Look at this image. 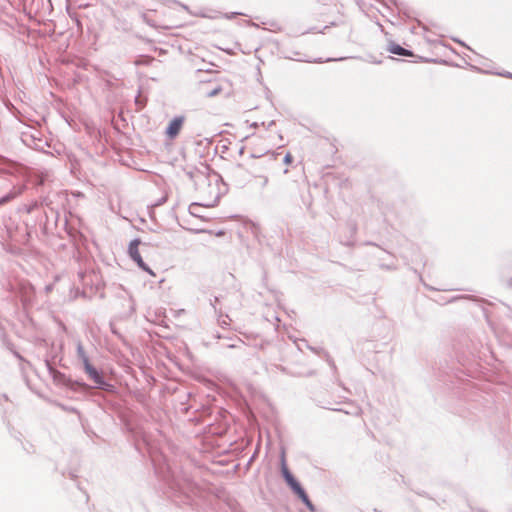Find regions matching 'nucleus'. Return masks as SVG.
<instances>
[{"label": "nucleus", "instance_id": "1", "mask_svg": "<svg viewBox=\"0 0 512 512\" xmlns=\"http://www.w3.org/2000/svg\"><path fill=\"white\" fill-rule=\"evenodd\" d=\"M190 178L194 182L196 191L203 200L201 205L213 207L221 196V177L219 174L205 173L202 171L190 172Z\"/></svg>", "mask_w": 512, "mask_h": 512}, {"label": "nucleus", "instance_id": "2", "mask_svg": "<svg viewBox=\"0 0 512 512\" xmlns=\"http://www.w3.org/2000/svg\"><path fill=\"white\" fill-rule=\"evenodd\" d=\"M83 369L87 374L88 378L91 381H93L96 388L105 391H111L113 389V385L106 382L103 373L97 370L91 363H88L87 365L83 366Z\"/></svg>", "mask_w": 512, "mask_h": 512}, {"label": "nucleus", "instance_id": "3", "mask_svg": "<svg viewBox=\"0 0 512 512\" xmlns=\"http://www.w3.org/2000/svg\"><path fill=\"white\" fill-rule=\"evenodd\" d=\"M139 244L140 240L138 238L132 240L129 243L128 246V255L129 257L136 262L137 266L142 269L143 271L149 273L150 275L154 276V272L147 266V264L143 261L140 252H139Z\"/></svg>", "mask_w": 512, "mask_h": 512}, {"label": "nucleus", "instance_id": "4", "mask_svg": "<svg viewBox=\"0 0 512 512\" xmlns=\"http://www.w3.org/2000/svg\"><path fill=\"white\" fill-rule=\"evenodd\" d=\"M45 366L49 372V375L52 377L53 381L57 385H62L65 387L72 388L73 384L83 385L77 381L73 382L70 378H68L64 373L55 369L50 360L45 359Z\"/></svg>", "mask_w": 512, "mask_h": 512}, {"label": "nucleus", "instance_id": "5", "mask_svg": "<svg viewBox=\"0 0 512 512\" xmlns=\"http://www.w3.org/2000/svg\"><path fill=\"white\" fill-rule=\"evenodd\" d=\"M185 122V117L183 115L175 116L168 124L165 135L168 139H175L179 132L181 131L183 124Z\"/></svg>", "mask_w": 512, "mask_h": 512}, {"label": "nucleus", "instance_id": "6", "mask_svg": "<svg viewBox=\"0 0 512 512\" xmlns=\"http://www.w3.org/2000/svg\"><path fill=\"white\" fill-rule=\"evenodd\" d=\"M281 472L282 475L286 481V483L290 486V488L294 487L297 483H299L292 473L289 471V469L286 466L285 460L282 459V466H281Z\"/></svg>", "mask_w": 512, "mask_h": 512}, {"label": "nucleus", "instance_id": "7", "mask_svg": "<svg viewBox=\"0 0 512 512\" xmlns=\"http://www.w3.org/2000/svg\"><path fill=\"white\" fill-rule=\"evenodd\" d=\"M76 355L78 360L81 361L82 366H85L88 363H90L89 357L81 341H77L76 343Z\"/></svg>", "mask_w": 512, "mask_h": 512}, {"label": "nucleus", "instance_id": "8", "mask_svg": "<svg viewBox=\"0 0 512 512\" xmlns=\"http://www.w3.org/2000/svg\"><path fill=\"white\" fill-rule=\"evenodd\" d=\"M388 51L399 56H412V51L405 49L396 43H390Z\"/></svg>", "mask_w": 512, "mask_h": 512}, {"label": "nucleus", "instance_id": "9", "mask_svg": "<svg viewBox=\"0 0 512 512\" xmlns=\"http://www.w3.org/2000/svg\"><path fill=\"white\" fill-rule=\"evenodd\" d=\"M292 491L302 500V502L306 501L309 497L302 486L297 483L294 487L291 488Z\"/></svg>", "mask_w": 512, "mask_h": 512}, {"label": "nucleus", "instance_id": "10", "mask_svg": "<svg viewBox=\"0 0 512 512\" xmlns=\"http://www.w3.org/2000/svg\"><path fill=\"white\" fill-rule=\"evenodd\" d=\"M292 491L302 500V502L306 501L309 497L302 486L297 483L294 487L291 488Z\"/></svg>", "mask_w": 512, "mask_h": 512}, {"label": "nucleus", "instance_id": "11", "mask_svg": "<svg viewBox=\"0 0 512 512\" xmlns=\"http://www.w3.org/2000/svg\"><path fill=\"white\" fill-rule=\"evenodd\" d=\"M292 491L302 500V502L306 501L309 497L302 486L297 483L294 487L291 488Z\"/></svg>", "mask_w": 512, "mask_h": 512}, {"label": "nucleus", "instance_id": "12", "mask_svg": "<svg viewBox=\"0 0 512 512\" xmlns=\"http://www.w3.org/2000/svg\"><path fill=\"white\" fill-rule=\"evenodd\" d=\"M20 193H21V189H14L13 191L9 192L8 194H6L0 198V205L10 201L11 199H14Z\"/></svg>", "mask_w": 512, "mask_h": 512}, {"label": "nucleus", "instance_id": "13", "mask_svg": "<svg viewBox=\"0 0 512 512\" xmlns=\"http://www.w3.org/2000/svg\"><path fill=\"white\" fill-rule=\"evenodd\" d=\"M9 237L12 241H15L17 243H24L26 241V236H28V233H25L23 235L13 234L10 229L7 230Z\"/></svg>", "mask_w": 512, "mask_h": 512}, {"label": "nucleus", "instance_id": "14", "mask_svg": "<svg viewBox=\"0 0 512 512\" xmlns=\"http://www.w3.org/2000/svg\"><path fill=\"white\" fill-rule=\"evenodd\" d=\"M505 329L507 331L508 337L511 339L506 340V344L509 346H512V318L508 320V322L505 324Z\"/></svg>", "mask_w": 512, "mask_h": 512}, {"label": "nucleus", "instance_id": "15", "mask_svg": "<svg viewBox=\"0 0 512 512\" xmlns=\"http://www.w3.org/2000/svg\"><path fill=\"white\" fill-rule=\"evenodd\" d=\"M218 323L222 328H225L230 325V318L228 315H221L218 319Z\"/></svg>", "mask_w": 512, "mask_h": 512}, {"label": "nucleus", "instance_id": "16", "mask_svg": "<svg viewBox=\"0 0 512 512\" xmlns=\"http://www.w3.org/2000/svg\"><path fill=\"white\" fill-rule=\"evenodd\" d=\"M221 91H222V88L220 86H216L215 88L206 91V96L214 97V96L218 95Z\"/></svg>", "mask_w": 512, "mask_h": 512}, {"label": "nucleus", "instance_id": "17", "mask_svg": "<svg viewBox=\"0 0 512 512\" xmlns=\"http://www.w3.org/2000/svg\"><path fill=\"white\" fill-rule=\"evenodd\" d=\"M258 178H259V185H260V187L262 189L265 188L268 185V183H269V178L267 176H265V175H261Z\"/></svg>", "mask_w": 512, "mask_h": 512}, {"label": "nucleus", "instance_id": "18", "mask_svg": "<svg viewBox=\"0 0 512 512\" xmlns=\"http://www.w3.org/2000/svg\"><path fill=\"white\" fill-rule=\"evenodd\" d=\"M303 503L306 505V507H307L310 511H312V512H314V511H315V506L313 505V503L310 501V499H309V498H308L306 501H304Z\"/></svg>", "mask_w": 512, "mask_h": 512}, {"label": "nucleus", "instance_id": "19", "mask_svg": "<svg viewBox=\"0 0 512 512\" xmlns=\"http://www.w3.org/2000/svg\"><path fill=\"white\" fill-rule=\"evenodd\" d=\"M293 160V157L290 153H287L285 156H284V159H283V162L285 164H290Z\"/></svg>", "mask_w": 512, "mask_h": 512}, {"label": "nucleus", "instance_id": "20", "mask_svg": "<svg viewBox=\"0 0 512 512\" xmlns=\"http://www.w3.org/2000/svg\"><path fill=\"white\" fill-rule=\"evenodd\" d=\"M13 354L20 361H24V358L17 351H13Z\"/></svg>", "mask_w": 512, "mask_h": 512}, {"label": "nucleus", "instance_id": "21", "mask_svg": "<svg viewBox=\"0 0 512 512\" xmlns=\"http://www.w3.org/2000/svg\"><path fill=\"white\" fill-rule=\"evenodd\" d=\"M381 267L386 268V269H389V270H394V269H396V267H395L394 265H391V266H388V265H387V266H385V265H381Z\"/></svg>", "mask_w": 512, "mask_h": 512}, {"label": "nucleus", "instance_id": "22", "mask_svg": "<svg viewBox=\"0 0 512 512\" xmlns=\"http://www.w3.org/2000/svg\"><path fill=\"white\" fill-rule=\"evenodd\" d=\"M328 362H329V365H330L333 369H336V366H335V363H334V361H333V360L329 359V360H328Z\"/></svg>", "mask_w": 512, "mask_h": 512}, {"label": "nucleus", "instance_id": "23", "mask_svg": "<svg viewBox=\"0 0 512 512\" xmlns=\"http://www.w3.org/2000/svg\"><path fill=\"white\" fill-rule=\"evenodd\" d=\"M503 75L508 77V78H512V73H510V72H507L506 74H503Z\"/></svg>", "mask_w": 512, "mask_h": 512}, {"label": "nucleus", "instance_id": "24", "mask_svg": "<svg viewBox=\"0 0 512 512\" xmlns=\"http://www.w3.org/2000/svg\"><path fill=\"white\" fill-rule=\"evenodd\" d=\"M260 156H261V155L251 154V157H253V158H258V157H260Z\"/></svg>", "mask_w": 512, "mask_h": 512}, {"label": "nucleus", "instance_id": "25", "mask_svg": "<svg viewBox=\"0 0 512 512\" xmlns=\"http://www.w3.org/2000/svg\"><path fill=\"white\" fill-rule=\"evenodd\" d=\"M228 347L234 348V347H236V344H230V345H228Z\"/></svg>", "mask_w": 512, "mask_h": 512}, {"label": "nucleus", "instance_id": "26", "mask_svg": "<svg viewBox=\"0 0 512 512\" xmlns=\"http://www.w3.org/2000/svg\"><path fill=\"white\" fill-rule=\"evenodd\" d=\"M237 13H232L231 16H228V18H232L233 16H235Z\"/></svg>", "mask_w": 512, "mask_h": 512}, {"label": "nucleus", "instance_id": "27", "mask_svg": "<svg viewBox=\"0 0 512 512\" xmlns=\"http://www.w3.org/2000/svg\"><path fill=\"white\" fill-rule=\"evenodd\" d=\"M237 170H238V171H241V170H242V166H238V167H237Z\"/></svg>", "mask_w": 512, "mask_h": 512}, {"label": "nucleus", "instance_id": "28", "mask_svg": "<svg viewBox=\"0 0 512 512\" xmlns=\"http://www.w3.org/2000/svg\"><path fill=\"white\" fill-rule=\"evenodd\" d=\"M215 303L219 301L218 297H215L214 299Z\"/></svg>", "mask_w": 512, "mask_h": 512}, {"label": "nucleus", "instance_id": "29", "mask_svg": "<svg viewBox=\"0 0 512 512\" xmlns=\"http://www.w3.org/2000/svg\"><path fill=\"white\" fill-rule=\"evenodd\" d=\"M510 285H512V278H511V281H510Z\"/></svg>", "mask_w": 512, "mask_h": 512}]
</instances>
